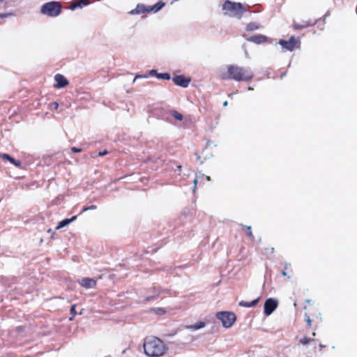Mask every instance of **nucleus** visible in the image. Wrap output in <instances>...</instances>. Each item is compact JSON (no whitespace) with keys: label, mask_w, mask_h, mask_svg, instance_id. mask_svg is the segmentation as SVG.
I'll use <instances>...</instances> for the list:
<instances>
[{"label":"nucleus","mask_w":357,"mask_h":357,"mask_svg":"<svg viewBox=\"0 0 357 357\" xmlns=\"http://www.w3.org/2000/svg\"><path fill=\"white\" fill-rule=\"evenodd\" d=\"M144 349L148 356L160 357L166 353L167 347L160 339L149 337L144 340Z\"/></svg>","instance_id":"f257e3e1"},{"label":"nucleus","mask_w":357,"mask_h":357,"mask_svg":"<svg viewBox=\"0 0 357 357\" xmlns=\"http://www.w3.org/2000/svg\"><path fill=\"white\" fill-rule=\"evenodd\" d=\"M227 71L222 74V79H231L236 81H248L253 77V73L248 68H243L236 65L227 67Z\"/></svg>","instance_id":"f03ea898"},{"label":"nucleus","mask_w":357,"mask_h":357,"mask_svg":"<svg viewBox=\"0 0 357 357\" xmlns=\"http://www.w3.org/2000/svg\"><path fill=\"white\" fill-rule=\"evenodd\" d=\"M224 14L231 17L241 19L245 8L241 3L231 2L229 0L222 4Z\"/></svg>","instance_id":"7ed1b4c3"},{"label":"nucleus","mask_w":357,"mask_h":357,"mask_svg":"<svg viewBox=\"0 0 357 357\" xmlns=\"http://www.w3.org/2000/svg\"><path fill=\"white\" fill-rule=\"evenodd\" d=\"M61 6L59 2L50 1L41 8V13L50 17H56L61 13Z\"/></svg>","instance_id":"20e7f679"},{"label":"nucleus","mask_w":357,"mask_h":357,"mask_svg":"<svg viewBox=\"0 0 357 357\" xmlns=\"http://www.w3.org/2000/svg\"><path fill=\"white\" fill-rule=\"evenodd\" d=\"M216 317L222 321V326L225 328H229L236 321V315L232 312H219Z\"/></svg>","instance_id":"39448f33"},{"label":"nucleus","mask_w":357,"mask_h":357,"mask_svg":"<svg viewBox=\"0 0 357 357\" xmlns=\"http://www.w3.org/2000/svg\"><path fill=\"white\" fill-rule=\"evenodd\" d=\"M278 301L275 298H268L264 303V312L266 316L271 315L278 307Z\"/></svg>","instance_id":"423d86ee"},{"label":"nucleus","mask_w":357,"mask_h":357,"mask_svg":"<svg viewBox=\"0 0 357 357\" xmlns=\"http://www.w3.org/2000/svg\"><path fill=\"white\" fill-rule=\"evenodd\" d=\"M190 81L191 80L190 78L183 75H178L173 77V82L174 84L183 88L187 87L189 85Z\"/></svg>","instance_id":"0eeeda50"},{"label":"nucleus","mask_w":357,"mask_h":357,"mask_svg":"<svg viewBox=\"0 0 357 357\" xmlns=\"http://www.w3.org/2000/svg\"><path fill=\"white\" fill-rule=\"evenodd\" d=\"M297 41L294 37H291L289 40H280L279 44L287 50L292 51L296 44Z\"/></svg>","instance_id":"6e6552de"},{"label":"nucleus","mask_w":357,"mask_h":357,"mask_svg":"<svg viewBox=\"0 0 357 357\" xmlns=\"http://www.w3.org/2000/svg\"><path fill=\"white\" fill-rule=\"evenodd\" d=\"M79 284L86 289H92L96 286V281L94 279L84 278L79 280Z\"/></svg>","instance_id":"1a4fd4ad"},{"label":"nucleus","mask_w":357,"mask_h":357,"mask_svg":"<svg viewBox=\"0 0 357 357\" xmlns=\"http://www.w3.org/2000/svg\"><path fill=\"white\" fill-rule=\"evenodd\" d=\"M54 80L56 82L54 86L56 88L64 87L68 84L67 79L61 74H56L54 76Z\"/></svg>","instance_id":"9d476101"},{"label":"nucleus","mask_w":357,"mask_h":357,"mask_svg":"<svg viewBox=\"0 0 357 357\" xmlns=\"http://www.w3.org/2000/svg\"><path fill=\"white\" fill-rule=\"evenodd\" d=\"M150 12L149 7H146L143 4H138L136 8L129 12L130 15H138Z\"/></svg>","instance_id":"9b49d317"},{"label":"nucleus","mask_w":357,"mask_h":357,"mask_svg":"<svg viewBox=\"0 0 357 357\" xmlns=\"http://www.w3.org/2000/svg\"><path fill=\"white\" fill-rule=\"evenodd\" d=\"M248 40L255 43L260 44L264 43L267 40V38L263 35H255L251 36Z\"/></svg>","instance_id":"f8f14e48"},{"label":"nucleus","mask_w":357,"mask_h":357,"mask_svg":"<svg viewBox=\"0 0 357 357\" xmlns=\"http://www.w3.org/2000/svg\"><path fill=\"white\" fill-rule=\"evenodd\" d=\"M206 326V323L204 321H199L195 324L186 326L185 328L191 330V331H197L200 328H204Z\"/></svg>","instance_id":"ddd939ff"},{"label":"nucleus","mask_w":357,"mask_h":357,"mask_svg":"<svg viewBox=\"0 0 357 357\" xmlns=\"http://www.w3.org/2000/svg\"><path fill=\"white\" fill-rule=\"evenodd\" d=\"M1 156L3 159L10 161L12 164L17 167H19L21 165V162L19 160H16L13 158L10 157L8 154L3 153Z\"/></svg>","instance_id":"4468645a"},{"label":"nucleus","mask_w":357,"mask_h":357,"mask_svg":"<svg viewBox=\"0 0 357 357\" xmlns=\"http://www.w3.org/2000/svg\"><path fill=\"white\" fill-rule=\"evenodd\" d=\"M259 298H257L250 303L245 302L244 301H241L239 303V305H241L242 307H254L255 305H256L257 303L259 302Z\"/></svg>","instance_id":"2eb2a0df"},{"label":"nucleus","mask_w":357,"mask_h":357,"mask_svg":"<svg viewBox=\"0 0 357 357\" xmlns=\"http://www.w3.org/2000/svg\"><path fill=\"white\" fill-rule=\"evenodd\" d=\"M165 6V3L162 1H159L153 6H149V10L151 11L158 12Z\"/></svg>","instance_id":"dca6fc26"},{"label":"nucleus","mask_w":357,"mask_h":357,"mask_svg":"<svg viewBox=\"0 0 357 357\" xmlns=\"http://www.w3.org/2000/svg\"><path fill=\"white\" fill-rule=\"evenodd\" d=\"M259 28V25L256 22H251L247 25V31H255Z\"/></svg>","instance_id":"f3484780"},{"label":"nucleus","mask_w":357,"mask_h":357,"mask_svg":"<svg viewBox=\"0 0 357 357\" xmlns=\"http://www.w3.org/2000/svg\"><path fill=\"white\" fill-rule=\"evenodd\" d=\"M70 223V220H68V219H65L59 222L58 226H56V229H59L61 228H63L67 225H68Z\"/></svg>","instance_id":"a211bd4d"},{"label":"nucleus","mask_w":357,"mask_h":357,"mask_svg":"<svg viewBox=\"0 0 357 357\" xmlns=\"http://www.w3.org/2000/svg\"><path fill=\"white\" fill-rule=\"evenodd\" d=\"M157 77L158 79H170V75L169 73H158L157 74Z\"/></svg>","instance_id":"6ab92c4d"},{"label":"nucleus","mask_w":357,"mask_h":357,"mask_svg":"<svg viewBox=\"0 0 357 357\" xmlns=\"http://www.w3.org/2000/svg\"><path fill=\"white\" fill-rule=\"evenodd\" d=\"M308 26H309V23H307V22H305L304 24H302V25H300L298 24H296L295 23L294 24V28L295 29H304V28H305V27H307Z\"/></svg>","instance_id":"aec40b11"},{"label":"nucleus","mask_w":357,"mask_h":357,"mask_svg":"<svg viewBox=\"0 0 357 357\" xmlns=\"http://www.w3.org/2000/svg\"><path fill=\"white\" fill-rule=\"evenodd\" d=\"M172 116L177 120L181 121L183 119V116L180 113L176 111L172 112Z\"/></svg>","instance_id":"412c9836"},{"label":"nucleus","mask_w":357,"mask_h":357,"mask_svg":"<svg viewBox=\"0 0 357 357\" xmlns=\"http://www.w3.org/2000/svg\"><path fill=\"white\" fill-rule=\"evenodd\" d=\"M82 8V5L80 3H78V2H75L73 4H72V6H70V9L72 10H75L76 8Z\"/></svg>","instance_id":"4be33fe9"},{"label":"nucleus","mask_w":357,"mask_h":357,"mask_svg":"<svg viewBox=\"0 0 357 357\" xmlns=\"http://www.w3.org/2000/svg\"><path fill=\"white\" fill-rule=\"evenodd\" d=\"M310 338L305 337L300 340V342L303 344H307L310 342Z\"/></svg>","instance_id":"5701e85b"},{"label":"nucleus","mask_w":357,"mask_h":357,"mask_svg":"<svg viewBox=\"0 0 357 357\" xmlns=\"http://www.w3.org/2000/svg\"><path fill=\"white\" fill-rule=\"evenodd\" d=\"M13 15L12 13H1L0 14V19L1 18H6Z\"/></svg>","instance_id":"b1692460"},{"label":"nucleus","mask_w":357,"mask_h":357,"mask_svg":"<svg viewBox=\"0 0 357 357\" xmlns=\"http://www.w3.org/2000/svg\"><path fill=\"white\" fill-rule=\"evenodd\" d=\"M154 311L158 314H163L165 312L162 308H155L154 309Z\"/></svg>","instance_id":"393cba45"},{"label":"nucleus","mask_w":357,"mask_h":357,"mask_svg":"<svg viewBox=\"0 0 357 357\" xmlns=\"http://www.w3.org/2000/svg\"><path fill=\"white\" fill-rule=\"evenodd\" d=\"M78 3H80L81 5H82V7L83 6H87L89 4V0H79V1H77Z\"/></svg>","instance_id":"a878e982"},{"label":"nucleus","mask_w":357,"mask_h":357,"mask_svg":"<svg viewBox=\"0 0 357 357\" xmlns=\"http://www.w3.org/2000/svg\"><path fill=\"white\" fill-rule=\"evenodd\" d=\"M96 206H89V207H85L82 209V212H84V211H86L88 210H93V209H96Z\"/></svg>","instance_id":"bb28decb"},{"label":"nucleus","mask_w":357,"mask_h":357,"mask_svg":"<svg viewBox=\"0 0 357 357\" xmlns=\"http://www.w3.org/2000/svg\"><path fill=\"white\" fill-rule=\"evenodd\" d=\"M247 229L248 230V235L251 237V238H253V235H252V233L251 231V227L250 226H247Z\"/></svg>","instance_id":"cd10ccee"},{"label":"nucleus","mask_w":357,"mask_h":357,"mask_svg":"<svg viewBox=\"0 0 357 357\" xmlns=\"http://www.w3.org/2000/svg\"><path fill=\"white\" fill-rule=\"evenodd\" d=\"M71 150L73 153H79L82 151L81 149H77L76 147H73Z\"/></svg>","instance_id":"c85d7f7f"},{"label":"nucleus","mask_w":357,"mask_h":357,"mask_svg":"<svg viewBox=\"0 0 357 357\" xmlns=\"http://www.w3.org/2000/svg\"><path fill=\"white\" fill-rule=\"evenodd\" d=\"M75 307H76L75 305H72V307H71V308H70V312H71V313H72L73 315H75V313H76V312H75Z\"/></svg>","instance_id":"c756f323"},{"label":"nucleus","mask_w":357,"mask_h":357,"mask_svg":"<svg viewBox=\"0 0 357 357\" xmlns=\"http://www.w3.org/2000/svg\"><path fill=\"white\" fill-rule=\"evenodd\" d=\"M157 74H158V73H157V71L155 70H151L149 72L150 75H155L157 77Z\"/></svg>","instance_id":"7c9ffc66"},{"label":"nucleus","mask_w":357,"mask_h":357,"mask_svg":"<svg viewBox=\"0 0 357 357\" xmlns=\"http://www.w3.org/2000/svg\"><path fill=\"white\" fill-rule=\"evenodd\" d=\"M142 77H144V78H146L147 76H142V75H136L135 77L133 79V82H135L136 81L137 79L138 78H142Z\"/></svg>","instance_id":"2f4dec72"},{"label":"nucleus","mask_w":357,"mask_h":357,"mask_svg":"<svg viewBox=\"0 0 357 357\" xmlns=\"http://www.w3.org/2000/svg\"><path fill=\"white\" fill-rule=\"evenodd\" d=\"M107 151H102V152H99V153H98V155H99L100 156H103V155H107Z\"/></svg>","instance_id":"473e14b6"},{"label":"nucleus","mask_w":357,"mask_h":357,"mask_svg":"<svg viewBox=\"0 0 357 357\" xmlns=\"http://www.w3.org/2000/svg\"><path fill=\"white\" fill-rule=\"evenodd\" d=\"M155 298V296H149L146 298L147 301H152Z\"/></svg>","instance_id":"72a5a7b5"},{"label":"nucleus","mask_w":357,"mask_h":357,"mask_svg":"<svg viewBox=\"0 0 357 357\" xmlns=\"http://www.w3.org/2000/svg\"><path fill=\"white\" fill-rule=\"evenodd\" d=\"M307 324H308V325H309V326H310V325H311V322H312V321H311V319H310V317H307Z\"/></svg>","instance_id":"f704fd0d"},{"label":"nucleus","mask_w":357,"mask_h":357,"mask_svg":"<svg viewBox=\"0 0 357 357\" xmlns=\"http://www.w3.org/2000/svg\"><path fill=\"white\" fill-rule=\"evenodd\" d=\"M76 218H77L76 216H73V217H72L71 218L68 219V220H70V222H73V220H75L76 219Z\"/></svg>","instance_id":"c9c22d12"},{"label":"nucleus","mask_w":357,"mask_h":357,"mask_svg":"<svg viewBox=\"0 0 357 357\" xmlns=\"http://www.w3.org/2000/svg\"><path fill=\"white\" fill-rule=\"evenodd\" d=\"M197 183V179H195V180H194L195 188H196ZM195 188H194V190H195Z\"/></svg>","instance_id":"e433bc0d"},{"label":"nucleus","mask_w":357,"mask_h":357,"mask_svg":"<svg viewBox=\"0 0 357 357\" xmlns=\"http://www.w3.org/2000/svg\"><path fill=\"white\" fill-rule=\"evenodd\" d=\"M282 275H284V276L287 275V273H286L285 270H284V271L282 272Z\"/></svg>","instance_id":"4c0bfd02"},{"label":"nucleus","mask_w":357,"mask_h":357,"mask_svg":"<svg viewBox=\"0 0 357 357\" xmlns=\"http://www.w3.org/2000/svg\"><path fill=\"white\" fill-rule=\"evenodd\" d=\"M227 105H228L227 101H225L223 102V106L226 107V106H227Z\"/></svg>","instance_id":"58836bf2"},{"label":"nucleus","mask_w":357,"mask_h":357,"mask_svg":"<svg viewBox=\"0 0 357 357\" xmlns=\"http://www.w3.org/2000/svg\"><path fill=\"white\" fill-rule=\"evenodd\" d=\"M54 107H55V108H57V107H58V106H59L58 103L55 102V103H54Z\"/></svg>","instance_id":"ea45409f"},{"label":"nucleus","mask_w":357,"mask_h":357,"mask_svg":"<svg viewBox=\"0 0 357 357\" xmlns=\"http://www.w3.org/2000/svg\"><path fill=\"white\" fill-rule=\"evenodd\" d=\"M206 178L207 181H211V177L210 176H207Z\"/></svg>","instance_id":"a19ab883"},{"label":"nucleus","mask_w":357,"mask_h":357,"mask_svg":"<svg viewBox=\"0 0 357 357\" xmlns=\"http://www.w3.org/2000/svg\"><path fill=\"white\" fill-rule=\"evenodd\" d=\"M248 90L252 91V90H253V88H252L251 86H250V87H248Z\"/></svg>","instance_id":"79ce46f5"},{"label":"nucleus","mask_w":357,"mask_h":357,"mask_svg":"<svg viewBox=\"0 0 357 357\" xmlns=\"http://www.w3.org/2000/svg\"><path fill=\"white\" fill-rule=\"evenodd\" d=\"M177 168H178V169H180L181 168V165H178V166H177Z\"/></svg>","instance_id":"37998d69"},{"label":"nucleus","mask_w":357,"mask_h":357,"mask_svg":"<svg viewBox=\"0 0 357 357\" xmlns=\"http://www.w3.org/2000/svg\"><path fill=\"white\" fill-rule=\"evenodd\" d=\"M287 264H286V265H285V266H284V270H286V269H287Z\"/></svg>","instance_id":"c03bdc74"},{"label":"nucleus","mask_w":357,"mask_h":357,"mask_svg":"<svg viewBox=\"0 0 357 357\" xmlns=\"http://www.w3.org/2000/svg\"><path fill=\"white\" fill-rule=\"evenodd\" d=\"M319 347H320L321 348H323V347H324V345H322V344H319Z\"/></svg>","instance_id":"a18cd8bd"},{"label":"nucleus","mask_w":357,"mask_h":357,"mask_svg":"<svg viewBox=\"0 0 357 357\" xmlns=\"http://www.w3.org/2000/svg\"><path fill=\"white\" fill-rule=\"evenodd\" d=\"M3 1V0H0V1H1H1Z\"/></svg>","instance_id":"49530a36"}]
</instances>
